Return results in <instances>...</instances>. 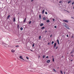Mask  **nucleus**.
Returning a JSON list of instances; mask_svg holds the SVG:
<instances>
[{"mask_svg":"<svg viewBox=\"0 0 74 74\" xmlns=\"http://www.w3.org/2000/svg\"><path fill=\"white\" fill-rule=\"evenodd\" d=\"M3 45L4 46V47H9V46L7 44H3Z\"/></svg>","mask_w":74,"mask_h":74,"instance_id":"nucleus-1","label":"nucleus"},{"mask_svg":"<svg viewBox=\"0 0 74 74\" xmlns=\"http://www.w3.org/2000/svg\"><path fill=\"white\" fill-rule=\"evenodd\" d=\"M63 21H64V22H66V23H68L69 22V21L67 20H64Z\"/></svg>","mask_w":74,"mask_h":74,"instance_id":"nucleus-2","label":"nucleus"},{"mask_svg":"<svg viewBox=\"0 0 74 74\" xmlns=\"http://www.w3.org/2000/svg\"><path fill=\"white\" fill-rule=\"evenodd\" d=\"M50 61H51L50 60H47L46 61V62H47V63H49Z\"/></svg>","mask_w":74,"mask_h":74,"instance_id":"nucleus-3","label":"nucleus"},{"mask_svg":"<svg viewBox=\"0 0 74 74\" xmlns=\"http://www.w3.org/2000/svg\"><path fill=\"white\" fill-rule=\"evenodd\" d=\"M65 27H66V29H69V30H70V28H69V27L68 26H67V25Z\"/></svg>","mask_w":74,"mask_h":74,"instance_id":"nucleus-4","label":"nucleus"},{"mask_svg":"<svg viewBox=\"0 0 74 74\" xmlns=\"http://www.w3.org/2000/svg\"><path fill=\"white\" fill-rule=\"evenodd\" d=\"M63 26H64L65 27L67 26V25L65 24V23H63Z\"/></svg>","mask_w":74,"mask_h":74,"instance_id":"nucleus-5","label":"nucleus"},{"mask_svg":"<svg viewBox=\"0 0 74 74\" xmlns=\"http://www.w3.org/2000/svg\"><path fill=\"white\" fill-rule=\"evenodd\" d=\"M19 58H20V59H23V60H24V59H23L22 58V56H20V57H19Z\"/></svg>","mask_w":74,"mask_h":74,"instance_id":"nucleus-6","label":"nucleus"},{"mask_svg":"<svg viewBox=\"0 0 74 74\" xmlns=\"http://www.w3.org/2000/svg\"><path fill=\"white\" fill-rule=\"evenodd\" d=\"M10 15H9L7 17V19H9V18H10Z\"/></svg>","mask_w":74,"mask_h":74,"instance_id":"nucleus-7","label":"nucleus"},{"mask_svg":"<svg viewBox=\"0 0 74 74\" xmlns=\"http://www.w3.org/2000/svg\"><path fill=\"white\" fill-rule=\"evenodd\" d=\"M11 52H12L14 53V52H15V50H12Z\"/></svg>","mask_w":74,"mask_h":74,"instance_id":"nucleus-8","label":"nucleus"},{"mask_svg":"<svg viewBox=\"0 0 74 74\" xmlns=\"http://www.w3.org/2000/svg\"><path fill=\"white\" fill-rule=\"evenodd\" d=\"M45 12V10H43V11L42 12V14H44Z\"/></svg>","mask_w":74,"mask_h":74,"instance_id":"nucleus-9","label":"nucleus"},{"mask_svg":"<svg viewBox=\"0 0 74 74\" xmlns=\"http://www.w3.org/2000/svg\"><path fill=\"white\" fill-rule=\"evenodd\" d=\"M39 18L40 19H41V16L40 14L39 15Z\"/></svg>","mask_w":74,"mask_h":74,"instance_id":"nucleus-10","label":"nucleus"},{"mask_svg":"<svg viewBox=\"0 0 74 74\" xmlns=\"http://www.w3.org/2000/svg\"><path fill=\"white\" fill-rule=\"evenodd\" d=\"M13 22H15V17L13 18Z\"/></svg>","mask_w":74,"mask_h":74,"instance_id":"nucleus-11","label":"nucleus"},{"mask_svg":"<svg viewBox=\"0 0 74 74\" xmlns=\"http://www.w3.org/2000/svg\"><path fill=\"white\" fill-rule=\"evenodd\" d=\"M43 19V20H44V21H45V20H46V18L45 17H44Z\"/></svg>","mask_w":74,"mask_h":74,"instance_id":"nucleus-12","label":"nucleus"},{"mask_svg":"<svg viewBox=\"0 0 74 74\" xmlns=\"http://www.w3.org/2000/svg\"><path fill=\"white\" fill-rule=\"evenodd\" d=\"M44 25V24L43 23H41L40 25V26H42Z\"/></svg>","mask_w":74,"mask_h":74,"instance_id":"nucleus-13","label":"nucleus"},{"mask_svg":"<svg viewBox=\"0 0 74 74\" xmlns=\"http://www.w3.org/2000/svg\"><path fill=\"white\" fill-rule=\"evenodd\" d=\"M56 43H55L54 44V47H56Z\"/></svg>","mask_w":74,"mask_h":74,"instance_id":"nucleus-14","label":"nucleus"},{"mask_svg":"<svg viewBox=\"0 0 74 74\" xmlns=\"http://www.w3.org/2000/svg\"><path fill=\"white\" fill-rule=\"evenodd\" d=\"M50 22V21L49 20H48L47 21V22Z\"/></svg>","mask_w":74,"mask_h":74,"instance_id":"nucleus-15","label":"nucleus"},{"mask_svg":"<svg viewBox=\"0 0 74 74\" xmlns=\"http://www.w3.org/2000/svg\"><path fill=\"white\" fill-rule=\"evenodd\" d=\"M17 28L18 29H19V25H17Z\"/></svg>","mask_w":74,"mask_h":74,"instance_id":"nucleus-16","label":"nucleus"},{"mask_svg":"<svg viewBox=\"0 0 74 74\" xmlns=\"http://www.w3.org/2000/svg\"><path fill=\"white\" fill-rule=\"evenodd\" d=\"M20 30H21V31L23 30V28L22 27H21L20 28Z\"/></svg>","mask_w":74,"mask_h":74,"instance_id":"nucleus-17","label":"nucleus"},{"mask_svg":"<svg viewBox=\"0 0 74 74\" xmlns=\"http://www.w3.org/2000/svg\"><path fill=\"white\" fill-rule=\"evenodd\" d=\"M53 43H54V42L53 41L51 42V44L52 45H53Z\"/></svg>","mask_w":74,"mask_h":74,"instance_id":"nucleus-18","label":"nucleus"},{"mask_svg":"<svg viewBox=\"0 0 74 74\" xmlns=\"http://www.w3.org/2000/svg\"><path fill=\"white\" fill-rule=\"evenodd\" d=\"M71 1H69L68 2V4H69V3H70L71 2Z\"/></svg>","mask_w":74,"mask_h":74,"instance_id":"nucleus-19","label":"nucleus"},{"mask_svg":"<svg viewBox=\"0 0 74 74\" xmlns=\"http://www.w3.org/2000/svg\"><path fill=\"white\" fill-rule=\"evenodd\" d=\"M53 71H55V72H56V70L54 69H53Z\"/></svg>","mask_w":74,"mask_h":74,"instance_id":"nucleus-20","label":"nucleus"},{"mask_svg":"<svg viewBox=\"0 0 74 74\" xmlns=\"http://www.w3.org/2000/svg\"><path fill=\"white\" fill-rule=\"evenodd\" d=\"M60 72L61 74H63V72H62V71H60Z\"/></svg>","mask_w":74,"mask_h":74,"instance_id":"nucleus-21","label":"nucleus"},{"mask_svg":"<svg viewBox=\"0 0 74 74\" xmlns=\"http://www.w3.org/2000/svg\"><path fill=\"white\" fill-rule=\"evenodd\" d=\"M34 47V43L32 44V47Z\"/></svg>","mask_w":74,"mask_h":74,"instance_id":"nucleus-22","label":"nucleus"},{"mask_svg":"<svg viewBox=\"0 0 74 74\" xmlns=\"http://www.w3.org/2000/svg\"><path fill=\"white\" fill-rule=\"evenodd\" d=\"M26 18H25L23 22H25V21H26Z\"/></svg>","mask_w":74,"mask_h":74,"instance_id":"nucleus-23","label":"nucleus"},{"mask_svg":"<svg viewBox=\"0 0 74 74\" xmlns=\"http://www.w3.org/2000/svg\"><path fill=\"white\" fill-rule=\"evenodd\" d=\"M44 28H45V27H42L41 29H44Z\"/></svg>","mask_w":74,"mask_h":74,"instance_id":"nucleus-24","label":"nucleus"},{"mask_svg":"<svg viewBox=\"0 0 74 74\" xmlns=\"http://www.w3.org/2000/svg\"><path fill=\"white\" fill-rule=\"evenodd\" d=\"M39 40H40V39H41V36H40L39 37Z\"/></svg>","mask_w":74,"mask_h":74,"instance_id":"nucleus-25","label":"nucleus"},{"mask_svg":"<svg viewBox=\"0 0 74 74\" xmlns=\"http://www.w3.org/2000/svg\"><path fill=\"white\" fill-rule=\"evenodd\" d=\"M45 55H44L43 56V58H45Z\"/></svg>","mask_w":74,"mask_h":74,"instance_id":"nucleus-26","label":"nucleus"},{"mask_svg":"<svg viewBox=\"0 0 74 74\" xmlns=\"http://www.w3.org/2000/svg\"><path fill=\"white\" fill-rule=\"evenodd\" d=\"M59 3H62V1H60L59 2Z\"/></svg>","mask_w":74,"mask_h":74,"instance_id":"nucleus-27","label":"nucleus"},{"mask_svg":"<svg viewBox=\"0 0 74 74\" xmlns=\"http://www.w3.org/2000/svg\"><path fill=\"white\" fill-rule=\"evenodd\" d=\"M73 53V50H72L71 51V53Z\"/></svg>","mask_w":74,"mask_h":74,"instance_id":"nucleus-28","label":"nucleus"},{"mask_svg":"<svg viewBox=\"0 0 74 74\" xmlns=\"http://www.w3.org/2000/svg\"><path fill=\"white\" fill-rule=\"evenodd\" d=\"M74 4V1L72 3V5H73V4Z\"/></svg>","mask_w":74,"mask_h":74,"instance_id":"nucleus-29","label":"nucleus"},{"mask_svg":"<svg viewBox=\"0 0 74 74\" xmlns=\"http://www.w3.org/2000/svg\"><path fill=\"white\" fill-rule=\"evenodd\" d=\"M45 14H47V12H45Z\"/></svg>","mask_w":74,"mask_h":74,"instance_id":"nucleus-30","label":"nucleus"},{"mask_svg":"<svg viewBox=\"0 0 74 74\" xmlns=\"http://www.w3.org/2000/svg\"><path fill=\"white\" fill-rule=\"evenodd\" d=\"M31 22H32L31 21H30L29 22V24H30V23H31Z\"/></svg>","mask_w":74,"mask_h":74,"instance_id":"nucleus-31","label":"nucleus"},{"mask_svg":"<svg viewBox=\"0 0 74 74\" xmlns=\"http://www.w3.org/2000/svg\"><path fill=\"white\" fill-rule=\"evenodd\" d=\"M52 34L51 35L50 37H52Z\"/></svg>","mask_w":74,"mask_h":74,"instance_id":"nucleus-32","label":"nucleus"},{"mask_svg":"<svg viewBox=\"0 0 74 74\" xmlns=\"http://www.w3.org/2000/svg\"><path fill=\"white\" fill-rule=\"evenodd\" d=\"M54 58H53V61L54 62Z\"/></svg>","mask_w":74,"mask_h":74,"instance_id":"nucleus-33","label":"nucleus"},{"mask_svg":"<svg viewBox=\"0 0 74 74\" xmlns=\"http://www.w3.org/2000/svg\"><path fill=\"white\" fill-rule=\"evenodd\" d=\"M16 47H19V46H16Z\"/></svg>","mask_w":74,"mask_h":74,"instance_id":"nucleus-34","label":"nucleus"},{"mask_svg":"<svg viewBox=\"0 0 74 74\" xmlns=\"http://www.w3.org/2000/svg\"><path fill=\"white\" fill-rule=\"evenodd\" d=\"M54 27L55 29H56V26H54Z\"/></svg>","mask_w":74,"mask_h":74,"instance_id":"nucleus-35","label":"nucleus"},{"mask_svg":"<svg viewBox=\"0 0 74 74\" xmlns=\"http://www.w3.org/2000/svg\"><path fill=\"white\" fill-rule=\"evenodd\" d=\"M66 37H69V35H66Z\"/></svg>","mask_w":74,"mask_h":74,"instance_id":"nucleus-36","label":"nucleus"},{"mask_svg":"<svg viewBox=\"0 0 74 74\" xmlns=\"http://www.w3.org/2000/svg\"><path fill=\"white\" fill-rule=\"evenodd\" d=\"M26 58H27V59H28V60L29 59V58L27 57H26Z\"/></svg>","mask_w":74,"mask_h":74,"instance_id":"nucleus-37","label":"nucleus"},{"mask_svg":"<svg viewBox=\"0 0 74 74\" xmlns=\"http://www.w3.org/2000/svg\"><path fill=\"white\" fill-rule=\"evenodd\" d=\"M40 58V56H38V58Z\"/></svg>","mask_w":74,"mask_h":74,"instance_id":"nucleus-38","label":"nucleus"},{"mask_svg":"<svg viewBox=\"0 0 74 74\" xmlns=\"http://www.w3.org/2000/svg\"><path fill=\"white\" fill-rule=\"evenodd\" d=\"M46 58H49V57H48V56H47Z\"/></svg>","mask_w":74,"mask_h":74,"instance_id":"nucleus-39","label":"nucleus"},{"mask_svg":"<svg viewBox=\"0 0 74 74\" xmlns=\"http://www.w3.org/2000/svg\"><path fill=\"white\" fill-rule=\"evenodd\" d=\"M58 44H59V42H58Z\"/></svg>","mask_w":74,"mask_h":74,"instance_id":"nucleus-40","label":"nucleus"},{"mask_svg":"<svg viewBox=\"0 0 74 74\" xmlns=\"http://www.w3.org/2000/svg\"><path fill=\"white\" fill-rule=\"evenodd\" d=\"M47 31H45V33H47Z\"/></svg>","mask_w":74,"mask_h":74,"instance_id":"nucleus-41","label":"nucleus"},{"mask_svg":"<svg viewBox=\"0 0 74 74\" xmlns=\"http://www.w3.org/2000/svg\"><path fill=\"white\" fill-rule=\"evenodd\" d=\"M57 42H59V40H57Z\"/></svg>","mask_w":74,"mask_h":74,"instance_id":"nucleus-42","label":"nucleus"},{"mask_svg":"<svg viewBox=\"0 0 74 74\" xmlns=\"http://www.w3.org/2000/svg\"><path fill=\"white\" fill-rule=\"evenodd\" d=\"M34 1V0H31V2H32V1Z\"/></svg>","mask_w":74,"mask_h":74,"instance_id":"nucleus-43","label":"nucleus"},{"mask_svg":"<svg viewBox=\"0 0 74 74\" xmlns=\"http://www.w3.org/2000/svg\"><path fill=\"white\" fill-rule=\"evenodd\" d=\"M56 49H58V46H57V47L56 48Z\"/></svg>","mask_w":74,"mask_h":74,"instance_id":"nucleus-44","label":"nucleus"},{"mask_svg":"<svg viewBox=\"0 0 74 74\" xmlns=\"http://www.w3.org/2000/svg\"><path fill=\"white\" fill-rule=\"evenodd\" d=\"M53 21H55V19H53Z\"/></svg>","mask_w":74,"mask_h":74,"instance_id":"nucleus-45","label":"nucleus"},{"mask_svg":"<svg viewBox=\"0 0 74 74\" xmlns=\"http://www.w3.org/2000/svg\"><path fill=\"white\" fill-rule=\"evenodd\" d=\"M64 74H66V73L65 72H64Z\"/></svg>","mask_w":74,"mask_h":74,"instance_id":"nucleus-46","label":"nucleus"},{"mask_svg":"<svg viewBox=\"0 0 74 74\" xmlns=\"http://www.w3.org/2000/svg\"><path fill=\"white\" fill-rule=\"evenodd\" d=\"M48 45H49V43H48Z\"/></svg>","mask_w":74,"mask_h":74,"instance_id":"nucleus-47","label":"nucleus"},{"mask_svg":"<svg viewBox=\"0 0 74 74\" xmlns=\"http://www.w3.org/2000/svg\"><path fill=\"white\" fill-rule=\"evenodd\" d=\"M53 57H54L53 56H52V58H53Z\"/></svg>","mask_w":74,"mask_h":74,"instance_id":"nucleus-48","label":"nucleus"},{"mask_svg":"<svg viewBox=\"0 0 74 74\" xmlns=\"http://www.w3.org/2000/svg\"><path fill=\"white\" fill-rule=\"evenodd\" d=\"M31 51H32V52H33V51L32 50H31Z\"/></svg>","mask_w":74,"mask_h":74,"instance_id":"nucleus-49","label":"nucleus"},{"mask_svg":"<svg viewBox=\"0 0 74 74\" xmlns=\"http://www.w3.org/2000/svg\"><path fill=\"white\" fill-rule=\"evenodd\" d=\"M71 56L72 57L73 56V55H72Z\"/></svg>","mask_w":74,"mask_h":74,"instance_id":"nucleus-50","label":"nucleus"},{"mask_svg":"<svg viewBox=\"0 0 74 74\" xmlns=\"http://www.w3.org/2000/svg\"><path fill=\"white\" fill-rule=\"evenodd\" d=\"M71 61H73V60H71Z\"/></svg>","mask_w":74,"mask_h":74,"instance_id":"nucleus-51","label":"nucleus"},{"mask_svg":"<svg viewBox=\"0 0 74 74\" xmlns=\"http://www.w3.org/2000/svg\"><path fill=\"white\" fill-rule=\"evenodd\" d=\"M67 53V54H68L69 53Z\"/></svg>","mask_w":74,"mask_h":74,"instance_id":"nucleus-52","label":"nucleus"},{"mask_svg":"<svg viewBox=\"0 0 74 74\" xmlns=\"http://www.w3.org/2000/svg\"><path fill=\"white\" fill-rule=\"evenodd\" d=\"M1 0L3 1V0Z\"/></svg>","mask_w":74,"mask_h":74,"instance_id":"nucleus-53","label":"nucleus"}]
</instances>
